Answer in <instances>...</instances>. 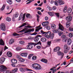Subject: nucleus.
Returning a JSON list of instances; mask_svg holds the SVG:
<instances>
[{"mask_svg":"<svg viewBox=\"0 0 73 73\" xmlns=\"http://www.w3.org/2000/svg\"><path fill=\"white\" fill-rule=\"evenodd\" d=\"M37 59V56H34L32 58V59L33 60H36Z\"/></svg>","mask_w":73,"mask_h":73,"instance_id":"obj_42","label":"nucleus"},{"mask_svg":"<svg viewBox=\"0 0 73 73\" xmlns=\"http://www.w3.org/2000/svg\"><path fill=\"white\" fill-rule=\"evenodd\" d=\"M25 13L24 14H23L22 13H21L19 18V20H21V19H23V20H24V19H25Z\"/></svg>","mask_w":73,"mask_h":73,"instance_id":"obj_5","label":"nucleus"},{"mask_svg":"<svg viewBox=\"0 0 73 73\" xmlns=\"http://www.w3.org/2000/svg\"><path fill=\"white\" fill-rule=\"evenodd\" d=\"M7 55L9 57H11L12 56V54L10 52H8L7 53Z\"/></svg>","mask_w":73,"mask_h":73,"instance_id":"obj_18","label":"nucleus"},{"mask_svg":"<svg viewBox=\"0 0 73 73\" xmlns=\"http://www.w3.org/2000/svg\"><path fill=\"white\" fill-rule=\"evenodd\" d=\"M59 29L60 31H64V27L62 26V25L61 24H59Z\"/></svg>","mask_w":73,"mask_h":73,"instance_id":"obj_10","label":"nucleus"},{"mask_svg":"<svg viewBox=\"0 0 73 73\" xmlns=\"http://www.w3.org/2000/svg\"><path fill=\"white\" fill-rule=\"evenodd\" d=\"M13 9H12L11 11L10 12V13H6L5 14L6 15H9V14H10V13H12V10H13Z\"/></svg>","mask_w":73,"mask_h":73,"instance_id":"obj_52","label":"nucleus"},{"mask_svg":"<svg viewBox=\"0 0 73 73\" xmlns=\"http://www.w3.org/2000/svg\"><path fill=\"white\" fill-rule=\"evenodd\" d=\"M60 49H61V48H60V47H58V46L56 47L55 48L54 51V52H56V51H58V50H60Z\"/></svg>","mask_w":73,"mask_h":73,"instance_id":"obj_19","label":"nucleus"},{"mask_svg":"<svg viewBox=\"0 0 73 73\" xmlns=\"http://www.w3.org/2000/svg\"><path fill=\"white\" fill-rule=\"evenodd\" d=\"M63 12L64 13H66L67 12V7H65L63 9Z\"/></svg>","mask_w":73,"mask_h":73,"instance_id":"obj_30","label":"nucleus"},{"mask_svg":"<svg viewBox=\"0 0 73 73\" xmlns=\"http://www.w3.org/2000/svg\"><path fill=\"white\" fill-rule=\"evenodd\" d=\"M22 65L21 64H19L17 65V67H20V66H22Z\"/></svg>","mask_w":73,"mask_h":73,"instance_id":"obj_56","label":"nucleus"},{"mask_svg":"<svg viewBox=\"0 0 73 73\" xmlns=\"http://www.w3.org/2000/svg\"><path fill=\"white\" fill-rule=\"evenodd\" d=\"M19 43L21 45H24L25 43V42H24V41H23L21 40L19 42Z\"/></svg>","mask_w":73,"mask_h":73,"instance_id":"obj_32","label":"nucleus"},{"mask_svg":"<svg viewBox=\"0 0 73 73\" xmlns=\"http://www.w3.org/2000/svg\"><path fill=\"white\" fill-rule=\"evenodd\" d=\"M67 50H69L64 49V53H66Z\"/></svg>","mask_w":73,"mask_h":73,"instance_id":"obj_58","label":"nucleus"},{"mask_svg":"<svg viewBox=\"0 0 73 73\" xmlns=\"http://www.w3.org/2000/svg\"><path fill=\"white\" fill-rule=\"evenodd\" d=\"M31 16H32L29 14H27L26 15V17L27 18H30Z\"/></svg>","mask_w":73,"mask_h":73,"instance_id":"obj_36","label":"nucleus"},{"mask_svg":"<svg viewBox=\"0 0 73 73\" xmlns=\"http://www.w3.org/2000/svg\"><path fill=\"white\" fill-rule=\"evenodd\" d=\"M58 4H59V1H55L54 4L55 5H56V6H58Z\"/></svg>","mask_w":73,"mask_h":73,"instance_id":"obj_31","label":"nucleus"},{"mask_svg":"<svg viewBox=\"0 0 73 73\" xmlns=\"http://www.w3.org/2000/svg\"><path fill=\"white\" fill-rule=\"evenodd\" d=\"M0 29L1 31H5L6 30V27L5 24L4 23H1L0 25Z\"/></svg>","mask_w":73,"mask_h":73,"instance_id":"obj_3","label":"nucleus"},{"mask_svg":"<svg viewBox=\"0 0 73 73\" xmlns=\"http://www.w3.org/2000/svg\"><path fill=\"white\" fill-rule=\"evenodd\" d=\"M0 45H4V41L2 39H0Z\"/></svg>","mask_w":73,"mask_h":73,"instance_id":"obj_22","label":"nucleus"},{"mask_svg":"<svg viewBox=\"0 0 73 73\" xmlns=\"http://www.w3.org/2000/svg\"><path fill=\"white\" fill-rule=\"evenodd\" d=\"M51 27L52 29H56V27L54 24H52L51 25Z\"/></svg>","mask_w":73,"mask_h":73,"instance_id":"obj_27","label":"nucleus"},{"mask_svg":"<svg viewBox=\"0 0 73 73\" xmlns=\"http://www.w3.org/2000/svg\"><path fill=\"white\" fill-rule=\"evenodd\" d=\"M60 31V30L58 29H55L52 31L53 32L55 33H58Z\"/></svg>","mask_w":73,"mask_h":73,"instance_id":"obj_25","label":"nucleus"},{"mask_svg":"<svg viewBox=\"0 0 73 73\" xmlns=\"http://www.w3.org/2000/svg\"><path fill=\"white\" fill-rule=\"evenodd\" d=\"M15 15L17 17H18V16H19V14L18 13L16 14Z\"/></svg>","mask_w":73,"mask_h":73,"instance_id":"obj_64","label":"nucleus"},{"mask_svg":"<svg viewBox=\"0 0 73 73\" xmlns=\"http://www.w3.org/2000/svg\"><path fill=\"white\" fill-rule=\"evenodd\" d=\"M45 20H46V21H48V17H45Z\"/></svg>","mask_w":73,"mask_h":73,"instance_id":"obj_55","label":"nucleus"},{"mask_svg":"<svg viewBox=\"0 0 73 73\" xmlns=\"http://www.w3.org/2000/svg\"><path fill=\"white\" fill-rule=\"evenodd\" d=\"M42 36L41 35H38L36 36L34 38V41L35 42H38V41L39 40V37H41Z\"/></svg>","mask_w":73,"mask_h":73,"instance_id":"obj_7","label":"nucleus"},{"mask_svg":"<svg viewBox=\"0 0 73 73\" xmlns=\"http://www.w3.org/2000/svg\"><path fill=\"white\" fill-rule=\"evenodd\" d=\"M40 61L41 62H44V63H45V64H47V63H48V60H47L44 58H42L40 60Z\"/></svg>","mask_w":73,"mask_h":73,"instance_id":"obj_12","label":"nucleus"},{"mask_svg":"<svg viewBox=\"0 0 73 73\" xmlns=\"http://www.w3.org/2000/svg\"><path fill=\"white\" fill-rule=\"evenodd\" d=\"M45 28H46L47 29H48V30H50V27H49V26H48L47 25L45 27Z\"/></svg>","mask_w":73,"mask_h":73,"instance_id":"obj_39","label":"nucleus"},{"mask_svg":"<svg viewBox=\"0 0 73 73\" xmlns=\"http://www.w3.org/2000/svg\"><path fill=\"white\" fill-rule=\"evenodd\" d=\"M20 49L19 47L17 48L16 49V50H20Z\"/></svg>","mask_w":73,"mask_h":73,"instance_id":"obj_63","label":"nucleus"},{"mask_svg":"<svg viewBox=\"0 0 73 73\" xmlns=\"http://www.w3.org/2000/svg\"><path fill=\"white\" fill-rule=\"evenodd\" d=\"M29 45H27V49H32L33 48V46L32 45H34L35 43L31 42L29 43Z\"/></svg>","mask_w":73,"mask_h":73,"instance_id":"obj_6","label":"nucleus"},{"mask_svg":"<svg viewBox=\"0 0 73 73\" xmlns=\"http://www.w3.org/2000/svg\"><path fill=\"white\" fill-rule=\"evenodd\" d=\"M20 55L22 57H27V55H28V53H23L20 54Z\"/></svg>","mask_w":73,"mask_h":73,"instance_id":"obj_13","label":"nucleus"},{"mask_svg":"<svg viewBox=\"0 0 73 73\" xmlns=\"http://www.w3.org/2000/svg\"><path fill=\"white\" fill-rule=\"evenodd\" d=\"M37 33L36 32H35L33 34H31V35H36V34Z\"/></svg>","mask_w":73,"mask_h":73,"instance_id":"obj_54","label":"nucleus"},{"mask_svg":"<svg viewBox=\"0 0 73 73\" xmlns=\"http://www.w3.org/2000/svg\"><path fill=\"white\" fill-rule=\"evenodd\" d=\"M41 41L42 42H45L46 41V39L45 37H42L41 38Z\"/></svg>","mask_w":73,"mask_h":73,"instance_id":"obj_26","label":"nucleus"},{"mask_svg":"<svg viewBox=\"0 0 73 73\" xmlns=\"http://www.w3.org/2000/svg\"><path fill=\"white\" fill-rule=\"evenodd\" d=\"M66 38L63 39L62 40V41L63 42H66Z\"/></svg>","mask_w":73,"mask_h":73,"instance_id":"obj_48","label":"nucleus"},{"mask_svg":"<svg viewBox=\"0 0 73 73\" xmlns=\"http://www.w3.org/2000/svg\"><path fill=\"white\" fill-rule=\"evenodd\" d=\"M72 17L70 16H68L66 17V19L68 21H72Z\"/></svg>","mask_w":73,"mask_h":73,"instance_id":"obj_14","label":"nucleus"},{"mask_svg":"<svg viewBox=\"0 0 73 73\" xmlns=\"http://www.w3.org/2000/svg\"><path fill=\"white\" fill-rule=\"evenodd\" d=\"M65 37H66V36H65V35H63L62 36V38H65Z\"/></svg>","mask_w":73,"mask_h":73,"instance_id":"obj_60","label":"nucleus"},{"mask_svg":"<svg viewBox=\"0 0 73 73\" xmlns=\"http://www.w3.org/2000/svg\"><path fill=\"white\" fill-rule=\"evenodd\" d=\"M70 23L69 22H67L66 23V26L67 27H69Z\"/></svg>","mask_w":73,"mask_h":73,"instance_id":"obj_41","label":"nucleus"},{"mask_svg":"<svg viewBox=\"0 0 73 73\" xmlns=\"http://www.w3.org/2000/svg\"><path fill=\"white\" fill-rule=\"evenodd\" d=\"M41 69V66L40 64H38L35 69H36V70H40Z\"/></svg>","mask_w":73,"mask_h":73,"instance_id":"obj_20","label":"nucleus"},{"mask_svg":"<svg viewBox=\"0 0 73 73\" xmlns=\"http://www.w3.org/2000/svg\"><path fill=\"white\" fill-rule=\"evenodd\" d=\"M36 16L37 17V20L38 21H38L39 20V16L38 15H36Z\"/></svg>","mask_w":73,"mask_h":73,"instance_id":"obj_50","label":"nucleus"},{"mask_svg":"<svg viewBox=\"0 0 73 73\" xmlns=\"http://www.w3.org/2000/svg\"><path fill=\"white\" fill-rule=\"evenodd\" d=\"M6 20L7 21H8V22H9V21H11V18L9 17H7V18Z\"/></svg>","mask_w":73,"mask_h":73,"instance_id":"obj_35","label":"nucleus"},{"mask_svg":"<svg viewBox=\"0 0 73 73\" xmlns=\"http://www.w3.org/2000/svg\"><path fill=\"white\" fill-rule=\"evenodd\" d=\"M55 15L56 16L58 17H59L60 16V15H59V13H56Z\"/></svg>","mask_w":73,"mask_h":73,"instance_id":"obj_51","label":"nucleus"},{"mask_svg":"<svg viewBox=\"0 0 73 73\" xmlns=\"http://www.w3.org/2000/svg\"><path fill=\"white\" fill-rule=\"evenodd\" d=\"M57 54L59 56H61V58H63L64 55V53L60 51L57 52Z\"/></svg>","mask_w":73,"mask_h":73,"instance_id":"obj_8","label":"nucleus"},{"mask_svg":"<svg viewBox=\"0 0 73 73\" xmlns=\"http://www.w3.org/2000/svg\"><path fill=\"white\" fill-rule=\"evenodd\" d=\"M36 47L38 49H40L41 46H37Z\"/></svg>","mask_w":73,"mask_h":73,"instance_id":"obj_59","label":"nucleus"},{"mask_svg":"<svg viewBox=\"0 0 73 73\" xmlns=\"http://www.w3.org/2000/svg\"><path fill=\"white\" fill-rule=\"evenodd\" d=\"M15 41V40L13 39H10L9 41V43L10 45H11V44H12L13 42H14Z\"/></svg>","mask_w":73,"mask_h":73,"instance_id":"obj_16","label":"nucleus"},{"mask_svg":"<svg viewBox=\"0 0 73 73\" xmlns=\"http://www.w3.org/2000/svg\"><path fill=\"white\" fill-rule=\"evenodd\" d=\"M19 70L22 73H24L25 71H33L32 70H30L27 68L25 69L23 68H19Z\"/></svg>","mask_w":73,"mask_h":73,"instance_id":"obj_4","label":"nucleus"},{"mask_svg":"<svg viewBox=\"0 0 73 73\" xmlns=\"http://www.w3.org/2000/svg\"><path fill=\"white\" fill-rule=\"evenodd\" d=\"M52 9L54 11V10H56V7L55 6H53L52 7Z\"/></svg>","mask_w":73,"mask_h":73,"instance_id":"obj_49","label":"nucleus"},{"mask_svg":"<svg viewBox=\"0 0 73 73\" xmlns=\"http://www.w3.org/2000/svg\"><path fill=\"white\" fill-rule=\"evenodd\" d=\"M34 1V0H31L29 2H28L27 3V4H29V3H31V2H32V1Z\"/></svg>","mask_w":73,"mask_h":73,"instance_id":"obj_47","label":"nucleus"},{"mask_svg":"<svg viewBox=\"0 0 73 73\" xmlns=\"http://www.w3.org/2000/svg\"><path fill=\"white\" fill-rule=\"evenodd\" d=\"M48 13L50 15V16H53L54 15V14L52 13L51 12H48Z\"/></svg>","mask_w":73,"mask_h":73,"instance_id":"obj_34","label":"nucleus"},{"mask_svg":"<svg viewBox=\"0 0 73 73\" xmlns=\"http://www.w3.org/2000/svg\"><path fill=\"white\" fill-rule=\"evenodd\" d=\"M50 44H51V41H50L48 42V45H49V46H50Z\"/></svg>","mask_w":73,"mask_h":73,"instance_id":"obj_53","label":"nucleus"},{"mask_svg":"<svg viewBox=\"0 0 73 73\" xmlns=\"http://www.w3.org/2000/svg\"><path fill=\"white\" fill-rule=\"evenodd\" d=\"M50 37L51 39H53L54 37V33H52Z\"/></svg>","mask_w":73,"mask_h":73,"instance_id":"obj_44","label":"nucleus"},{"mask_svg":"<svg viewBox=\"0 0 73 73\" xmlns=\"http://www.w3.org/2000/svg\"><path fill=\"white\" fill-rule=\"evenodd\" d=\"M56 71V69H54L52 71L53 72V73H55V72Z\"/></svg>","mask_w":73,"mask_h":73,"instance_id":"obj_62","label":"nucleus"},{"mask_svg":"<svg viewBox=\"0 0 73 73\" xmlns=\"http://www.w3.org/2000/svg\"><path fill=\"white\" fill-rule=\"evenodd\" d=\"M64 49L66 50H69V47H68L67 44H65L64 46Z\"/></svg>","mask_w":73,"mask_h":73,"instance_id":"obj_24","label":"nucleus"},{"mask_svg":"<svg viewBox=\"0 0 73 73\" xmlns=\"http://www.w3.org/2000/svg\"><path fill=\"white\" fill-rule=\"evenodd\" d=\"M58 1H59V3L60 4V5H63V4H65L64 1H63L58 0Z\"/></svg>","mask_w":73,"mask_h":73,"instance_id":"obj_21","label":"nucleus"},{"mask_svg":"<svg viewBox=\"0 0 73 73\" xmlns=\"http://www.w3.org/2000/svg\"><path fill=\"white\" fill-rule=\"evenodd\" d=\"M48 24H49V22H48V21H46L44 22H43L42 23V25L45 27L47 25H48Z\"/></svg>","mask_w":73,"mask_h":73,"instance_id":"obj_9","label":"nucleus"},{"mask_svg":"<svg viewBox=\"0 0 73 73\" xmlns=\"http://www.w3.org/2000/svg\"><path fill=\"white\" fill-rule=\"evenodd\" d=\"M8 49V48L6 47V46H5V48L4 49V50H6V49Z\"/></svg>","mask_w":73,"mask_h":73,"instance_id":"obj_61","label":"nucleus"},{"mask_svg":"<svg viewBox=\"0 0 73 73\" xmlns=\"http://www.w3.org/2000/svg\"><path fill=\"white\" fill-rule=\"evenodd\" d=\"M72 39L70 38H69L67 40V44H68V45H70L72 44Z\"/></svg>","mask_w":73,"mask_h":73,"instance_id":"obj_11","label":"nucleus"},{"mask_svg":"<svg viewBox=\"0 0 73 73\" xmlns=\"http://www.w3.org/2000/svg\"><path fill=\"white\" fill-rule=\"evenodd\" d=\"M25 32L24 33H29V31H28V30H26L25 31V29H24L23 30L20 31L19 32V33L20 32L21 33V34L20 35H23V33H22V32ZM19 35V34H17L16 33H15L14 34H13V35L14 36H19V35Z\"/></svg>","mask_w":73,"mask_h":73,"instance_id":"obj_2","label":"nucleus"},{"mask_svg":"<svg viewBox=\"0 0 73 73\" xmlns=\"http://www.w3.org/2000/svg\"><path fill=\"white\" fill-rule=\"evenodd\" d=\"M37 44H38V45H41V43L40 41H39V42H38L37 43Z\"/></svg>","mask_w":73,"mask_h":73,"instance_id":"obj_57","label":"nucleus"},{"mask_svg":"<svg viewBox=\"0 0 73 73\" xmlns=\"http://www.w3.org/2000/svg\"><path fill=\"white\" fill-rule=\"evenodd\" d=\"M72 9L71 8H69L68 10V13H70L72 12Z\"/></svg>","mask_w":73,"mask_h":73,"instance_id":"obj_33","label":"nucleus"},{"mask_svg":"<svg viewBox=\"0 0 73 73\" xmlns=\"http://www.w3.org/2000/svg\"><path fill=\"white\" fill-rule=\"evenodd\" d=\"M19 60L20 62H22L25 61V60L21 58H19Z\"/></svg>","mask_w":73,"mask_h":73,"instance_id":"obj_28","label":"nucleus"},{"mask_svg":"<svg viewBox=\"0 0 73 73\" xmlns=\"http://www.w3.org/2000/svg\"><path fill=\"white\" fill-rule=\"evenodd\" d=\"M7 1L10 5L12 4V0H7Z\"/></svg>","mask_w":73,"mask_h":73,"instance_id":"obj_29","label":"nucleus"},{"mask_svg":"<svg viewBox=\"0 0 73 73\" xmlns=\"http://www.w3.org/2000/svg\"><path fill=\"white\" fill-rule=\"evenodd\" d=\"M40 32L42 34L44 35V36L48 38H49L50 37V36H51V33L50 32H44L42 31H41Z\"/></svg>","mask_w":73,"mask_h":73,"instance_id":"obj_1","label":"nucleus"},{"mask_svg":"<svg viewBox=\"0 0 73 73\" xmlns=\"http://www.w3.org/2000/svg\"><path fill=\"white\" fill-rule=\"evenodd\" d=\"M70 37V38H72L73 37V34L72 33H70L68 35Z\"/></svg>","mask_w":73,"mask_h":73,"instance_id":"obj_38","label":"nucleus"},{"mask_svg":"<svg viewBox=\"0 0 73 73\" xmlns=\"http://www.w3.org/2000/svg\"><path fill=\"white\" fill-rule=\"evenodd\" d=\"M14 61H17V60L16 59H13L12 60H11V62L13 64H15V63H16V62L15 63V62H14Z\"/></svg>","mask_w":73,"mask_h":73,"instance_id":"obj_43","label":"nucleus"},{"mask_svg":"<svg viewBox=\"0 0 73 73\" xmlns=\"http://www.w3.org/2000/svg\"><path fill=\"white\" fill-rule=\"evenodd\" d=\"M5 61V58L4 57H3L0 59V62L1 64H3Z\"/></svg>","mask_w":73,"mask_h":73,"instance_id":"obj_15","label":"nucleus"},{"mask_svg":"<svg viewBox=\"0 0 73 73\" xmlns=\"http://www.w3.org/2000/svg\"><path fill=\"white\" fill-rule=\"evenodd\" d=\"M27 25V23H25L23 24L21 26H19V28H21V27H24V26H25Z\"/></svg>","mask_w":73,"mask_h":73,"instance_id":"obj_37","label":"nucleus"},{"mask_svg":"<svg viewBox=\"0 0 73 73\" xmlns=\"http://www.w3.org/2000/svg\"><path fill=\"white\" fill-rule=\"evenodd\" d=\"M38 64L37 63L33 64H32V67L33 68H34V69H36V67H37Z\"/></svg>","mask_w":73,"mask_h":73,"instance_id":"obj_17","label":"nucleus"},{"mask_svg":"<svg viewBox=\"0 0 73 73\" xmlns=\"http://www.w3.org/2000/svg\"><path fill=\"white\" fill-rule=\"evenodd\" d=\"M17 70H18V68H15L13 70V71L14 72H16Z\"/></svg>","mask_w":73,"mask_h":73,"instance_id":"obj_46","label":"nucleus"},{"mask_svg":"<svg viewBox=\"0 0 73 73\" xmlns=\"http://www.w3.org/2000/svg\"><path fill=\"white\" fill-rule=\"evenodd\" d=\"M5 5H3L2 7L1 8V9L2 11H3V10L4 9V8H5Z\"/></svg>","mask_w":73,"mask_h":73,"instance_id":"obj_45","label":"nucleus"},{"mask_svg":"<svg viewBox=\"0 0 73 73\" xmlns=\"http://www.w3.org/2000/svg\"><path fill=\"white\" fill-rule=\"evenodd\" d=\"M63 34V32L62 31L59 32L58 33V35H59V36H61Z\"/></svg>","mask_w":73,"mask_h":73,"instance_id":"obj_40","label":"nucleus"},{"mask_svg":"<svg viewBox=\"0 0 73 73\" xmlns=\"http://www.w3.org/2000/svg\"><path fill=\"white\" fill-rule=\"evenodd\" d=\"M41 27V25H40L38 27H37L36 28H37V29H35V32H38V31L40 30V29H41L42 28V27Z\"/></svg>","mask_w":73,"mask_h":73,"instance_id":"obj_23","label":"nucleus"}]
</instances>
